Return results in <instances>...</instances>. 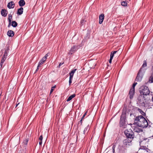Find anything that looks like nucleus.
<instances>
[{
    "label": "nucleus",
    "instance_id": "obj_50",
    "mask_svg": "<svg viewBox=\"0 0 153 153\" xmlns=\"http://www.w3.org/2000/svg\"><path fill=\"white\" fill-rule=\"evenodd\" d=\"M142 113H141V114H142V113H144V112L143 111H142Z\"/></svg>",
    "mask_w": 153,
    "mask_h": 153
},
{
    "label": "nucleus",
    "instance_id": "obj_20",
    "mask_svg": "<svg viewBox=\"0 0 153 153\" xmlns=\"http://www.w3.org/2000/svg\"><path fill=\"white\" fill-rule=\"evenodd\" d=\"M148 82L150 83H153V75H152L149 77Z\"/></svg>",
    "mask_w": 153,
    "mask_h": 153
},
{
    "label": "nucleus",
    "instance_id": "obj_14",
    "mask_svg": "<svg viewBox=\"0 0 153 153\" xmlns=\"http://www.w3.org/2000/svg\"><path fill=\"white\" fill-rule=\"evenodd\" d=\"M7 35L9 37H13L14 35V32L12 30H9L7 32Z\"/></svg>",
    "mask_w": 153,
    "mask_h": 153
},
{
    "label": "nucleus",
    "instance_id": "obj_2",
    "mask_svg": "<svg viewBox=\"0 0 153 153\" xmlns=\"http://www.w3.org/2000/svg\"><path fill=\"white\" fill-rule=\"evenodd\" d=\"M126 113L125 112L123 111L120 116V127H122L125 128L126 125Z\"/></svg>",
    "mask_w": 153,
    "mask_h": 153
},
{
    "label": "nucleus",
    "instance_id": "obj_47",
    "mask_svg": "<svg viewBox=\"0 0 153 153\" xmlns=\"http://www.w3.org/2000/svg\"><path fill=\"white\" fill-rule=\"evenodd\" d=\"M19 104V103L18 104L16 105V107L17 106V105H18Z\"/></svg>",
    "mask_w": 153,
    "mask_h": 153
},
{
    "label": "nucleus",
    "instance_id": "obj_26",
    "mask_svg": "<svg viewBox=\"0 0 153 153\" xmlns=\"http://www.w3.org/2000/svg\"><path fill=\"white\" fill-rule=\"evenodd\" d=\"M28 141V140L27 139H25L23 143L25 144V145H27V142Z\"/></svg>",
    "mask_w": 153,
    "mask_h": 153
},
{
    "label": "nucleus",
    "instance_id": "obj_6",
    "mask_svg": "<svg viewBox=\"0 0 153 153\" xmlns=\"http://www.w3.org/2000/svg\"><path fill=\"white\" fill-rule=\"evenodd\" d=\"M142 68H141L138 71L137 76L135 80L137 82L140 81L143 78V75L141 72Z\"/></svg>",
    "mask_w": 153,
    "mask_h": 153
},
{
    "label": "nucleus",
    "instance_id": "obj_40",
    "mask_svg": "<svg viewBox=\"0 0 153 153\" xmlns=\"http://www.w3.org/2000/svg\"><path fill=\"white\" fill-rule=\"evenodd\" d=\"M42 143V141L39 140V144L40 145H41Z\"/></svg>",
    "mask_w": 153,
    "mask_h": 153
},
{
    "label": "nucleus",
    "instance_id": "obj_1",
    "mask_svg": "<svg viewBox=\"0 0 153 153\" xmlns=\"http://www.w3.org/2000/svg\"><path fill=\"white\" fill-rule=\"evenodd\" d=\"M134 123H137L139 126L143 128H146L148 125L147 120L142 115L136 117L135 119Z\"/></svg>",
    "mask_w": 153,
    "mask_h": 153
},
{
    "label": "nucleus",
    "instance_id": "obj_36",
    "mask_svg": "<svg viewBox=\"0 0 153 153\" xmlns=\"http://www.w3.org/2000/svg\"><path fill=\"white\" fill-rule=\"evenodd\" d=\"M4 62H3L2 61H1V63H0V66L1 67V68L2 66L3 65V64Z\"/></svg>",
    "mask_w": 153,
    "mask_h": 153
},
{
    "label": "nucleus",
    "instance_id": "obj_31",
    "mask_svg": "<svg viewBox=\"0 0 153 153\" xmlns=\"http://www.w3.org/2000/svg\"><path fill=\"white\" fill-rule=\"evenodd\" d=\"M113 58V56L111 55V56H110V59L109 60V62L110 63H111V62H112V60Z\"/></svg>",
    "mask_w": 153,
    "mask_h": 153
},
{
    "label": "nucleus",
    "instance_id": "obj_8",
    "mask_svg": "<svg viewBox=\"0 0 153 153\" xmlns=\"http://www.w3.org/2000/svg\"><path fill=\"white\" fill-rule=\"evenodd\" d=\"M132 140V139L127 138L123 140V144L125 146H126V147L127 146H130L131 145V142Z\"/></svg>",
    "mask_w": 153,
    "mask_h": 153
},
{
    "label": "nucleus",
    "instance_id": "obj_53",
    "mask_svg": "<svg viewBox=\"0 0 153 153\" xmlns=\"http://www.w3.org/2000/svg\"><path fill=\"white\" fill-rule=\"evenodd\" d=\"M152 137H153V136H152Z\"/></svg>",
    "mask_w": 153,
    "mask_h": 153
},
{
    "label": "nucleus",
    "instance_id": "obj_25",
    "mask_svg": "<svg viewBox=\"0 0 153 153\" xmlns=\"http://www.w3.org/2000/svg\"><path fill=\"white\" fill-rule=\"evenodd\" d=\"M147 66V63L146 61V60L144 61L143 64L142 65V67L143 68L146 67Z\"/></svg>",
    "mask_w": 153,
    "mask_h": 153
},
{
    "label": "nucleus",
    "instance_id": "obj_34",
    "mask_svg": "<svg viewBox=\"0 0 153 153\" xmlns=\"http://www.w3.org/2000/svg\"><path fill=\"white\" fill-rule=\"evenodd\" d=\"M115 146L114 145L113 147H112V149H113V153H114V151H115V150H114V149H115Z\"/></svg>",
    "mask_w": 153,
    "mask_h": 153
},
{
    "label": "nucleus",
    "instance_id": "obj_28",
    "mask_svg": "<svg viewBox=\"0 0 153 153\" xmlns=\"http://www.w3.org/2000/svg\"><path fill=\"white\" fill-rule=\"evenodd\" d=\"M117 52V51H114L113 52H111L110 54V56L112 55L113 56V57L114 55Z\"/></svg>",
    "mask_w": 153,
    "mask_h": 153
},
{
    "label": "nucleus",
    "instance_id": "obj_49",
    "mask_svg": "<svg viewBox=\"0 0 153 153\" xmlns=\"http://www.w3.org/2000/svg\"><path fill=\"white\" fill-rule=\"evenodd\" d=\"M142 113H141V114H142V113H144V112L143 111H142Z\"/></svg>",
    "mask_w": 153,
    "mask_h": 153
},
{
    "label": "nucleus",
    "instance_id": "obj_35",
    "mask_svg": "<svg viewBox=\"0 0 153 153\" xmlns=\"http://www.w3.org/2000/svg\"><path fill=\"white\" fill-rule=\"evenodd\" d=\"M46 59H45V57H43L42 59H41V61H43L44 62H45L46 60Z\"/></svg>",
    "mask_w": 153,
    "mask_h": 153
},
{
    "label": "nucleus",
    "instance_id": "obj_38",
    "mask_svg": "<svg viewBox=\"0 0 153 153\" xmlns=\"http://www.w3.org/2000/svg\"><path fill=\"white\" fill-rule=\"evenodd\" d=\"M48 53L46 54L45 55V56L44 57H45V59H47V57L48 56Z\"/></svg>",
    "mask_w": 153,
    "mask_h": 153
},
{
    "label": "nucleus",
    "instance_id": "obj_46",
    "mask_svg": "<svg viewBox=\"0 0 153 153\" xmlns=\"http://www.w3.org/2000/svg\"><path fill=\"white\" fill-rule=\"evenodd\" d=\"M39 69V67H38V66L37 68V69H36V71H37Z\"/></svg>",
    "mask_w": 153,
    "mask_h": 153
},
{
    "label": "nucleus",
    "instance_id": "obj_43",
    "mask_svg": "<svg viewBox=\"0 0 153 153\" xmlns=\"http://www.w3.org/2000/svg\"><path fill=\"white\" fill-rule=\"evenodd\" d=\"M82 120L81 119L79 121V122L82 125Z\"/></svg>",
    "mask_w": 153,
    "mask_h": 153
},
{
    "label": "nucleus",
    "instance_id": "obj_41",
    "mask_svg": "<svg viewBox=\"0 0 153 153\" xmlns=\"http://www.w3.org/2000/svg\"><path fill=\"white\" fill-rule=\"evenodd\" d=\"M11 23V22H9V24H8V27H10V26Z\"/></svg>",
    "mask_w": 153,
    "mask_h": 153
},
{
    "label": "nucleus",
    "instance_id": "obj_4",
    "mask_svg": "<svg viewBox=\"0 0 153 153\" xmlns=\"http://www.w3.org/2000/svg\"><path fill=\"white\" fill-rule=\"evenodd\" d=\"M124 133L127 138L132 139V140L134 137V132L130 129L126 130Z\"/></svg>",
    "mask_w": 153,
    "mask_h": 153
},
{
    "label": "nucleus",
    "instance_id": "obj_3",
    "mask_svg": "<svg viewBox=\"0 0 153 153\" xmlns=\"http://www.w3.org/2000/svg\"><path fill=\"white\" fill-rule=\"evenodd\" d=\"M140 92L141 95H147L150 93V91L148 87L145 85H143L140 88Z\"/></svg>",
    "mask_w": 153,
    "mask_h": 153
},
{
    "label": "nucleus",
    "instance_id": "obj_11",
    "mask_svg": "<svg viewBox=\"0 0 153 153\" xmlns=\"http://www.w3.org/2000/svg\"><path fill=\"white\" fill-rule=\"evenodd\" d=\"M104 18V14H102L99 16V23L100 24H101L103 21Z\"/></svg>",
    "mask_w": 153,
    "mask_h": 153
},
{
    "label": "nucleus",
    "instance_id": "obj_45",
    "mask_svg": "<svg viewBox=\"0 0 153 153\" xmlns=\"http://www.w3.org/2000/svg\"><path fill=\"white\" fill-rule=\"evenodd\" d=\"M85 116L84 115H83V116L82 117V118H81V119L82 120V119L84 118V117Z\"/></svg>",
    "mask_w": 153,
    "mask_h": 153
},
{
    "label": "nucleus",
    "instance_id": "obj_21",
    "mask_svg": "<svg viewBox=\"0 0 153 153\" xmlns=\"http://www.w3.org/2000/svg\"><path fill=\"white\" fill-rule=\"evenodd\" d=\"M89 129V126L88 125L86 128H85L83 131V134H85L86 132Z\"/></svg>",
    "mask_w": 153,
    "mask_h": 153
},
{
    "label": "nucleus",
    "instance_id": "obj_12",
    "mask_svg": "<svg viewBox=\"0 0 153 153\" xmlns=\"http://www.w3.org/2000/svg\"><path fill=\"white\" fill-rule=\"evenodd\" d=\"M14 4L13 1H11L9 3L7 4V7L9 9L13 8L14 7Z\"/></svg>",
    "mask_w": 153,
    "mask_h": 153
},
{
    "label": "nucleus",
    "instance_id": "obj_29",
    "mask_svg": "<svg viewBox=\"0 0 153 153\" xmlns=\"http://www.w3.org/2000/svg\"><path fill=\"white\" fill-rule=\"evenodd\" d=\"M76 70V69H75L72 70L70 73L74 75V73L75 72Z\"/></svg>",
    "mask_w": 153,
    "mask_h": 153
},
{
    "label": "nucleus",
    "instance_id": "obj_22",
    "mask_svg": "<svg viewBox=\"0 0 153 153\" xmlns=\"http://www.w3.org/2000/svg\"><path fill=\"white\" fill-rule=\"evenodd\" d=\"M12 19V15L11 14H9L8 15V20L9 22H11V20Z\"/></svg>",
    "mask_w": 153,
    "mask_h": 153
},
{
    "label": "nucleus",
    "instance_id": "obj_24",
    "mask_svg": "<svg viewBox=\"0 0 153 153\" xmlns=\"http://www.w3.org/2000/svg\"><path fill=\"white\" fill-rule=\"evenodd\" d=\"M44 62L43 61L40 60L38 64V67H41V65L43 64L44 63Z\"/></svg>",
    "mask_w": 153,
    "mask_h": 153
},
{
    "label": "nucleus",
    "instance_id": "obj_10",
    "mask_svg": "<svg viewBox=\"0 0 153 153\" xmlns=\"http://www.w3.org/2000/svg\"><path fill=\"white\" fill-rule=\"evenodd\" d=\"M77 46L76 45H74L73 47L71 48L70 50L69 53L71 54L74 53L77 49Z\"/></svg>",
    "mask_w": 153,
    "mask_h": 153
},
{
    "label": "nucleus",
    "instance_id": "obj_30",
    "mask_svg": "<svg viewBox=\"0 0 153 153\" xmlns=\"http://www.w3.org/2000/svg\"><path fill=\"white\" fill-rule=\"evenodd\" d=\"M137 84V82H135L133 84L132 87L131 88H134V89H135V85Z\"/></svg>",
    "mask_w": 153,
    "mask_h": 153
},
{
    "label": "nucleus",
    "instance_id": "obj_19",
    "mask_svg": "<svg viewBox=\"0 0 153 153\" xmlns=\"http://www.w3.org/2000/svg\"><path fill=\"white\" fill-rule=\"evenodd\" d=\"M17 25V23L15 21H13L11 22V25L13 27H16Z\"/></svg>",
    "mask_w": 153,
    "mask_h": 153
},
{
    "label": "nucleus",
    "instance_id": "obj_42",
    "mask_svg": "<svg viewBox=\"0 0 153 153\" xmlns=\"http://www.w3.org/2000/svg\"><path fill=\"white\" fill-rule=\"evenodd\" d=\"M63 64V63H60L59 65V67H60Z\"/></svg>",
    "mask_w": 153,
    "mask_h": 153
},
{
    "label": "nucleus",
    "instance_id": "obj_13",
    "mask_svg": "<svg viewBox=\"0 0 153 153\" xmlns=\"http://www.w3.org/2000/svg\"><path fill=\"white\" fill-rule=\"evenodd\" d=\"M7 11L5 9L1 10V15L4 17H5L7 16Z\"/></svg>",
    "mask_w": 153,
    "mask_h": 153
},
{
    "label": "nucleus",
    "instance_id": "obj_16",
    "mask_svg": "<svg viewBox=\"0 0 153 153\" xmlns=\"http://www.w3.org/2000/svg\"><path fill=\"white\" fill-rule=\"evenodd\" d=\"M23 11V9L22 7H21L17 11V14L21 15L22 14Z\"/></svg>",
    "mask_w": 153,
    "mask_h": 153
},
{
    "label": "nucleus",
    "instance_id": "obj_48",
    "mask_svg": "<svg viewBox=\"0 0 153 153\" xmlns=\"http://www.w3.org/2000/svg\"><path fill=\"white\" fill-rule=\"evenodd\" d=\"M142 113H141V114H142V113H144V112L143 111H142Z\"/></svg>",
    "mask_w": 153,
    "mask_h": 153
},
{
    "label": "nucleus",
    "instance_id": "obj_23",
    "mask_svg": "<svg viewBox=\"0 0 153 153\" xmlns=\"http://www.w3.org/2000/svg\"><path fill=\"white\" fill-rule=\"evenodd\" d=\"M121 5L124 6H126L127 5V3L126 1H123L121 3Z\"/></svg>",
    "mask_w": 153,
    "mask_h": 153
},
{
    "label": "nucleus",
    "instance_id": "obj_51",
    "mask_svg": "<svg viewBox=\"0 0 153 153\" xmlns=\"http://www.w3.org/2000/svg\"><path fill=\"white\" fill-rule=\"evenodd\" d=\"M152 101H153V97H152Z\"/></svg>",
    "mask_w": 153,
    "mask_h": 153
},
{
    "label": "nucleus",
    "instance_id": "obj_15",
    "mask_svg": "<svg viewBox=\"0 0 153 153\" xmlns=\"http://www.w3.org/2000/svg\"><path fill=\"white\" fill-rule=\"evenodd\" d=\"M134 131L135 132H140L142 131L141 129L138 126L135 127L134 129Z\"/></svg>",
    "mask_w": 153,
    "mask_h": 153
},
{
    "label": "nucleus",
    "instance_id": "obj_33",
    "mask_svg": "<svg viewBox=\"0 0 153 153\" xmlns=\"http://www.w3.org/2000/svg\"><path fill=\"white\" fill-rule=\"evenodd\" d=\"M42 139H43V137H42V135H41L39 138V140H41V141H42Z\"/></svg>",
    "mask_w": 153,
    "mask_h": 153
},
{
    "label": "nucleus",
    "instance_id": "obj_32",
    "mask_svg": "<svg viewBox=\"0 0 153 153\" xmlns=\"http://www.w3.org/2000/svg\"><path fill=\"white\" fill-rule=\"evenodd\" d=\"M70 79H72L74 75L70 73Z\"/></svg>",
    "mask_w": 153,
    "mask_h": 153
},
{
    "label": "nucleus",
    "instance_id": "obj_17",
    "mask_svg": "<svg viewBox=\"0 0 153 153\" xmlns=\"http://www.w3.org/2000/svg\"><path fill=\"white\" fill-rule=\"evenodd\" d=\"M19 6L22 7L25 4V2L24 0H20L19 2Z\"/></svg>",
    "mask_w": 153,
    "mask_h": 153
},
{
    "label": "nucleus",
    "instance_id": "obj_37",
    "mask_svg": "<svg viewBox=\"0 0 153 153\" xmlns=\"http://www.w3.org/2000/svg\"><path fill=\"white\" fill-rule=\"evenodd\" d=\"M72 79H69V85H70L71 83V82H72Z\"/></svg>",
    "mask_w": 153,
    "mask_h": 153
},
{
    "label": "nucleus",
    "instance_id": "obj_39",
    "mask_svg": "<svg viewBox=\"0 0 153 153\" xmlns=\"http://www.w3.org/2000/svg\"><path fill=\"white\" fill-rule=\"evenodd\" d=\"M84 20H82L81 21V23L82 25H83V23H84Z\"/></svg>",
    "mask_w": 153,
    "mask_h": 153
},
{
    "label": "nucleus",
    "instance_id": "obj_18",
    "mask_svg": "<svg viewBox=\"0 0 153 153\" xmlns=\"http://www.w3.org/2000/svg\"><path fill=\"white\" fill-rule=\"evenodd\" d=\"M75 96L76 95L75 94H73L71 95L67 99V101L68 102L71 100L73 98L75 97Z\"/></svg>",
    "mask_w": 153,
    "mask_h": 153
},
{
    "label": "nucleus",
    "instance_id": "obj_44",
    "mask_svg": "<svg viewBox=\"0 0 153 153\" xmlns=\"http://www.w3.org/2000/svg\"><path fill=\"white\" fill-rule=\"evenodd\" d=\"M87 112V111L86 112H85V113L83 115H84L85 116L86 115Z\"/></svg>",
    "mask_w": 153,
    "mask_h": 153
},
{
    "label": "nucleus",
    "instance_id": "obj_9",
    "mask_svg": "<svg viewBox=\"0 0 153 153\" xmlns=\"http://www.w3.org/2000/svg\"><path fill=\"white\" fill-rule=\"evenodd\" d=\"M134 92L135 89H134V88H131L129 91V98L130 99H131L133 98L134 95Z\"/></svg>",
    "mask_w": 153,
    "mask_h": 153
},
{
    "label": "nucleus",
    "instance_id": "obj_5",
    "mask_svg": "<svg viewBox=\"0 0 153 153\" xmlns=\"http://www.w3.org/2000/svg\"><path fill=\"white\" fill-rule=\"evenodd\" d=\"M145 97L143 96H140L138 98V101L137 102L138 103H139L141 105H145Z\"/></svg>",
    "mask_w": 153,
    "mask_h": 153
},
{
    "label": "nucleus",
    "instance_id": "obj_7",
    "mask_svg": "<svg viewBox=\"0 0 153 153\" xmlns=\"http://www.w3.org/2000/svg\"><path fill=\"white\" fill-rule=\"evenodd\" d=\"M9 50V47L7 46L6 47V48H5V51L4 53V55H3L2 59L1 60V61H2L3 62L5 60L7 57H6L7 56V53L8 52V51Z\"/></svg>",
    "mask_w": 153,
    "mask_h": 153
},
{
    "label": "nucleus",
    "instance_id": "obj_27",
    "mask_svg": "<svg viewBox=\"0 0 153 153\" xmlns=\"http://www.w3.org/2000/svg\"><path fill=\"white\" fill-rule=\"evenodd\" d=\"M56 86L55 85L54 86H53L52 87V88H51V91H50V94H51L52 92H53V90H54V89L56 88Z\"/></svg>",
    "mask_w": 153,
    "mask_h": 153
},
{
    "label": "nucleus",
    "instance_id": "obj_52",
    "mask_svg": "<svg viewBox=\"0 0 153 153\" xmlns=\"http://www.w3.org/2000/svg\"><path fill=\"white\" fill-rule=\"evenodd\" d=\"M152 71H153V68H152Z\"/></svg>",
    "mask_w": 153,
    "mask_h": 153
}]
</instances>
